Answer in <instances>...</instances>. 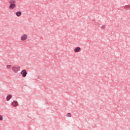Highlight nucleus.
<instances>
[{"label": "nucleus", "instance_id": "9", "mask_svg": "<svg viewBox=\"0 0 130 130\" xmlns=\"http://www.w3.org/2000/svg\"><path fill=\"white\" fill-rule=\"evenodd\" d=\"M12 68H13V67H12L11 65L8 64L7 66H6V69H7V70H11V69H12Z\"/></svg>", "mask_w": 130, "mask_h": 130}, {"label": "nucleus", "instance_id": "3", "mask_svg": "<svg viewBox=\"0 0 130 130\" xmlns=\"http://www.w3.org/2000/svg\"><path fill=\"white\" fill-rule=\"evenodd\" d=\"M20 74H21L22 77L25 78L27 75V71L26 70H23L21 72H20Z\"/></svg>", "mask_w": 130, "mask_h": 130}, {"label": "nucleus", "instance_id": "10", "mask_svg": "<svg viewBox=\"0 0 130 130\" xmlns=\"http://www.w3.org/2000/svg\"><path fill=\"white\" fill-rule=\"evenodd\" d=\"M15 3H16L15 0H11V1H10V4H15Z\"/></svg>", "mask_w": 130, "mask_h": 130}, {"label": "nucleus", "instance_id": "11", "mask_svg": "<svg viewBox=\"0 0 130 130\" xmlns=\"http://www.w3.org/2000/svg\"><path fill=\"white\" fill-rule=\"evenodd\" d=\"M66 116H67V117H71L72 114L71 113H68L67 115H66Z\"/></svg>", "mask_w": 130, "mask_h": 130}, {"label": "nucleus", "instance_id": "2", "mask_svg": "<svg viewBox=\"0 0 130 130\" xmlns=\"http://www.w3.org/2000/svg\"><path fill=\"white\" fill-rule=\"evenodd\" d=\"M27 35L26 34H23L20 37V40L21 41H25L27 39Z\"/></svg>", "mask_w": 130, "mask_h": 130}, {"label": "nucleus", "instance_id": "8", "mask_svg": "<svg viewBox=\"0 0 130 130\" xmlns=\"http://www.w3.org/2000/svg\"><path fill=\"white\" fill-rule=\"evenodd\" d=\"M12 97V95H8L7 97H6V100H7V101H9L10 99H11Z\"/></svg>", "mask_w": 130, "mask_h": 130}, {"label": "nucleus", "instance_id": "13", "mask_svg": "<svg viewBox=\"0 0 130 130\" xmlns=\"http://www.w3.org/2000/svg\"><path fill=\"white\" fill-rule=\"evenodd\" d=\"M3 120V117L2 115H0V121H2Z\"/></svg>", "mask_w": 130, "mask_h": 130}, {"label": "nucleus", "instance_id": "4", "mask_svg": "<svg viewBox=\"0 0 130 130\" xmlns=\"http://www.w3.org/2000/svg\"><path fill=\"white\" fill-rule=\"evenodd\" d=\"M15 7H16L15 4H11L10 5L9 8H10V10H13L14 8H15Z\"/></svg>", "mask_w": 130, "mask_h": 130}, {"label": "nucleus", "instance_id": "5", "mask_svg": "<svg viewBox=\"0 0 130 130\" xmlns=\"http://www.w3.org/2000/svg\"><path fill=\"white\" fill-rule=\"evenodd\" d=\"M18 106V103L17 101H13L12 103V107H17Z\"/></svg>", "mask_w": 130, "mask_h": 130}, {"label": "nucleus", "instance_id": "1", "mask_svg": "<svg viewBox=\"0 0 130 130\" xmlns=\"http://www.w3.org/2000/svg\"><path fill=\"white\" fill-rule=\"evenodd\" d=\"M12 70L14 73H17L20 70V67L17 66L12 67Z\"/></svg>", "mask_w": 130, "mask_h": 130}, {"label": "nucleus", "instance_id": "6", "mask_svg": "<svg viewBox=\"0 0 130 130\" xmlns=\"http://www.w3.org/2000/svg\"><path fill=\"white\" fill-rule=\"evenodd\" d=\"M81 51V48L78 47L77 48L74 49V52L75 53H78L79 52V51Z\"/></svg>", "mask_w": 130, "mask_h": 130}, {"label": "nucleus", "instance_id": "12", "mask_svg": "<svg viewBox=\"0 0 130 130\" xmlns=\"http://www.w3.org/2000/svg\"><path fill=\"white\" fill-rule=\"evenodd\" d=\"M101 28H102L103 29H105L106 28V25H102V26L101 27Z\"/></svg>", "mask_w": 130, "mask_h": 130}, {"label": "nucleus", "instance_id": "7", "mask_svg": "<svg viewBox=\"0 0 130 130\" xmlns=\"http://www.w3.org/2000/svg\"><path fill=\"white\" fill-rule=\"evenodd\" d=\"M15 14H16V16L20 17L22 14V13L21 11H18Z\"/></svg>", "mask_w": 130, "mask_h": 130}]
</instances>
